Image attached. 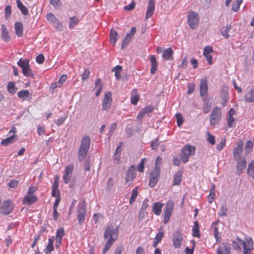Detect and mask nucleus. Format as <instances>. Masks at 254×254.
Returning a JSON list of instances; mask_svg holds the SVG:
<instances>
[{
	"mask_svg": "<svg viewBox=\"0 0 254 254\" xmlns=\"http://www.w3.org/2000/svg\"><path fill=\"white\" fill-rule=\"evenodd\" d=\"M91 140L88 136L82 137L78 153V159L79 161H83L86 157L90 148Z\"/></svg>",
	"mask_w": 254,
	"mask_h": 254,
	"instance_id": "1",
	"label": "nucleus"
},
{
	"mask_svg": "<svg viewBox=\"0 0 254 254\" xmlns=\"http://www.w3.org/2000/svg\"><path fill=\"white\" fill-rule=\"evenodd\" d=\"M119 233V226L114 227L112 224L109 225L106 228L104 237L105 239L114 241L118 238Z\"/></svg>",
	"mask_w": 254,
	"mask_h": 254,
	"instance_id": "2",
	"label": "nucleus"
},
{
	"mask_svg": "<svg viewBox=\"0 0 254 254\" xmlns=\"http://www.w3.org/2000/svg\"><path fill=\"white\" fill-rule=\"evenodd\" d=\"M29 60L20 59L17 62V64L22 68L23 74L27 77H34V74L29 66Z\"/></svg>",
	"mask_w": 254,
	"mask_h": 254,
	"instance_id": "3",
	"label": "nucleus"
},
{
	"mask_svg": "<svg viewBox=\"0 0 254 254\" xmlns=\"http://www.w3.org/2000/svg\"><path fill=\"white\" fill-rule=\"evenodd\" d=\"M237 241L243 247L244 254H252V250H253V241L252 238L247 239L245 241H243L240 238H237Z\"/></svg>",
	"mask_w": 254,
	"mask_h": 254,
	"instance_id": "4",
	"label": "nucleus"
},
{
	"mask_svg": "<svg viewBox=\"0 0 254 254\" xmlns=\"http://www.w3.org/2000/svg\"><path fill=\"white\" fill-rule=\"evenodd\" d=\"M76 213L78 223L79 224L82 225L85 222V217L86 215L85 200L79 203Z\"/></svg>",
	"mask_w": 254,
	"mask_h": 254,
	"instance_id": "5",
	"label": "nucleus"
},
{
	"mask_svg": "<svg viewBox=\"0 0 254 254\" xmlns=\"http://www.w3.org/2000/svg\"><path fill=\"white\" fill-rule=\"evenodd\" d=\"M181 159L183 162L186 164L189 160L190 156L195 152V148L190 145H186L182 149Z\"/></svg>",
	"mask_w": 254,
	"mask_h": 254,
	"instance_id": "6",
	"label": "nucleus"
},
{
	"mask_svg": "<svg viewBox=\"0 0 254 254\" xmlns=\"http://www.w3.org/2000/svg\"><path fill=\"white\" fill-rule=\"evenodd\" d=\"M221 118V109L216 106L212 110L210 117V122L211 125L214 126L218 123Z\"/></svg>",
	"mask_w": 254,
	"mask_h": 254,
	"instance_id": "7",
	"label": "nucleus"
},
{
	"mask_svg": "<svg viewBox=\"0 0 254 254\" xmlns=\"http://www.w3.org/2000/svg\"><path fill=\"white\" fill-rule=\"evenodd\" d=\"M160 173V167L159 166H155L149 179V186L150 187H154L157 184L159 180Z\"/></svg>",
	"mask_w": 254,
	"mask_h": 254,
	"instance_id": "8",
	"label": "nucleus"
},
{
	"mask_svg": "<svg viewBox=\"0 0 254 254\" xmlns=\"http://www.w3.org/2000/svg\"><path fill=\"white\" fill-rule=\"evenodd\" d=\"M199 17L198 14L194 12H190L189 13L188 17V22L190 27L193 29H195L198 24Z\"/></svg>",
	"mask_w": 254,
	"mask_h": 254,
	"instance_id": "9",
	"label": "nucleus"
},
{
	"mask_svg": "<svg viewBox=\"0 0 254 254\" xmlns=\"http://www.w3.org/2000/svg\"><path fill=\"white\" fill-rule=\"evenodd\" d=\"M13 208V203L10 200H6L3 201L2 206L0 208L1 213L8 215L10 213Z\"/></svg>",
	"mask_w": 254,
	"mask_h": 254,
	"instance_id": "10",
	"label": "nucleus"
},
{
	"mask_svg": "<svg viewBox=\"0 0 254 254\" xmlns=\"http://www.w3.org/2000/svg\"><path fill=\"white\" fill-rule=\"evenodd\" d=\"M243 141L240 140L238 142L236 147H235L233 150V157L234 160H238L244 158L242 156V154L243 151Z\"/></svg>",
	"mask_w": 254,
	"mask_h": 254,
	"instance_id": "11",
	"label": "nucleus"
},
{
	"mask_svg": "<svg viewBox=\"0 0 254 254\" xmlns=\"http://www.w3.org/2000/svg\"><path fill=\"white\" fill-rule=\"evenodd\" d=\"M174 207V203L172 201H168L166 205L164 217V223L166 224L169 221Z\"/></svg>",
	"mask_w": 254,
	"mask_h": 254,
	"instance_id": "12",
	"label": "nucleus"
},
{
	"mask_svg": "<svg viewBox=\"0 0 254 254\" xmlns=\"http://www.w3.org/2000/svg\"><path fill=\"white\" fill-rule=\"evenodd\" d=\"M183 241V237L182 232L177 230L173 234V246L175 248L180 247Z\"/></svg>",
	"mask_w": 254,
	"mask_h": 254,
	"instance_id": "13",
	"label": "nucleus"
},
{
	"mask_svg": "<svg viewBox=\"0 0 254 254\" xmlns=\"http://www.w3.org/2000/svg\"><path fill=\"white\" fill-rule=\"evenodd\" d=\"M235 160L237 162L236 173L238 175H240L242 173L243 170L246 167L247 161L245 158Z\"/></svg>",
	"mask_w": 254,
	"mask_h": 254,
	"instance_id": "14",
	"label": "nucleus"
},
{
	"mask_svg": "<svg viewBox=\"0 0 254 254\" xmlns=\"http://www.w3.org/2000/svg\"><path fill=\"white\" fill-rule=\"evenodd\" d=\"M136 29L135 27H132L131 28L130 30V33H127L124 38V40L123 41L121 49H124L125 48H126L127 45H128V43L130 42L131 39H132V37L133 36L134 34L136 32Z\"/></svg>",
	"mask_w": 254,
	"mask_h": 254,
	"instance_id": "15",
	"label": "nucleus"
},
{
	"mask_svg": "<svg viewBox=\"0 0 254 254\" xmlns=\"http://www.w3.org/2000/svg\"><path fill=\"white\" fill-rule=\"evenodd\" d=\"M208 85L207 80L206 78H202L200 83L199 91L200 94L202 98L206 97L207 93Z\"/></svg>",
	"mask_w": 254,
	"mask_h": 254,
	"instance_id": "16",
	"label": "nucleus"
},
{
	"mask_svg": "<svg viewBox=\"0 0 254 254\" xmlns=\"http://www.w3.org/2000/svg\"><path fill=\"white\" fill-rule=\"evenodd\" d=\"M135 167L134 165H131L128 169L126 178V182L128 183L132 182L136 177V174L135 173Z\"/></svg>",
	"mask_w": 254,
	"mask_h": 254,
	"instance_id": "17",
	"label": "nucleus"
},
{
	"mask_svg": "<svg viewBox=\"0 0 254 254\" xmlns=\"http://www.w3.org/2000/svg\"><path fill=\"white\" fill-rule=\"evenodd\" d=\"M155 10V0H149L145 19L147 20L153 14Z\"/></svg>",
	"mask_w": 254,
	"mask_h": 254,
	"instance_id": "18",
	"label": "nucleus"
},
{
	"mask_svg": "<svg viewBox=\"0 0 254 254\" xmlns=\"http://www.w3.org/2000/svg\"><path fill=\"white\" fill-rule=\"evenodd\" d=\"M112 102V94L111 92H108L105 95L104 99L102 104L103 110H107L110 107Z\"/></svg>",
	"mask_w": 254,
	"mask_h": 254,
	"instance_id": "19",
	"label": "nucleus"
},
{
	"mask_svg": "<svg viewBox=\"0 0 254 254\" xmlns=\"http://www.w3.org/2000/svg\"><path fill=\"white\" fill-rule=\"evenodd\" d=\"M38 197L35 195H26L23 200L22 203L26 205H31L37 202Z\"/></svg>",
	"mask_w": 254,
	"mask_h": 254,
	"instance_id": "20",
	"label": "nucleus"
},
{
	"mask_svg": "<svg viewBox=\"0 0 254 254\" xmlns=\"http://www.w3.org/2000/svg\"><path fill=\"white\" fill-rule=\"evenodd\" d=\"M163 205L164 204L160 202H154L152 206V210L154 213L156 215H160Z\"/></svg>",
	"mask_w": 254,
	"mask_h": 254,
	"instance_id": "21",
	"label": "nucleus"
},
{
	"mask_svg": "<svg viewBox=\"0 0 254 254\" xmlns=\"http://www.w3.org/2000/svg\"><path fill=\"white\" fill-rule=\"evenodd\" d=\"M17 140V137L15 135H11L6 138L2 139L1 141V144L6 146L10 144L16 142Z\"/></svg>",
	"mask_w": 254,
	"mask_h": 254,
	"instance_id": "22",
	"label": "nucleus"
},
{
	"mask_svg": "<svg viewBox=\"0 0 254 254\" xmlns=\"http://www.w3.org/2000/svg\"><path fill=\"white\" fill-rule=\"evenodd\" d=\"M150 61L151 64V67L150 69V73L154 74L156 71L158 67V63L155 56L151 55L150 57Z\"/></svg>",
	"mask_w": 254,
	"mask_h": 254,
	"instance_id": "23",
	"label": "nucleus"
},
{
	"mask_svg": "<svg viewBox=\"0 0 254 254\" xmlns=\"http://www.w3.org/2000/svg\"><path fill=\"white\" fill-rule=\"evenodd\" d=\"M182 176L183 172L181 171H179L175 173L173 177L174 186H177L180 184L182 181Z\"/></svg>",
	"mask_w": 254,
	"mask_h": 254,
	"instance_id": "24",
	"label": "nucleus"
},
{
	"mask_svg": "<svg viewBox=\"0 0 254 254\" xmlns=\"http://www.w3.org/2000/svg\"><path fill=\"white\" fill-rule=\"evenodd\" d=\"M173 51L171 48H168L163 51L162 58L165 60H171L173 58Z\"/></svg>",
	"mask_w": 254,
	"mask_h": 254,
	"instance_id": "25",
	"label": "nucleus"
},
{
	"mask_svg": "<svg viewBox=\"0 0 254 254\" xmlns=\"http://www.w3.org/2000/svg\"><path fill=\"white\" fill-rule=\"evenodd\" d=\"M1 38L5 42H8L10 40V37L8 35V32L5 25H1Z\"/></svg>",
	"mask_w": 254,
	"mask_h": 254,
	"instance_id": "26",
	"label": "nucleus"
},
{
	"mask_svg": "<svg viewBox=\"0 0 254 254\" xmlns=\"http://www.w3.org/2000/svg\"><path fill=\"white\" fill-rule=\"evenodd\" d=\"M15 33L18 37H21L23 34V25L21 22H17L14 25Z\"/></svg>",
	"mask_w": 254,
	"mask_h": 254,
	"instance_id": "27",
	"label": "nucleus"
},
{
	"mask_svg": "<svg viewBox=\"0 0 254 254\" xmlns=\"http://www.w3.org/2000/svg\"><path fill=\"white\" fill-rule=\"evenodd\" d=\"M54 241V237L50 238L48 240V244L45 249L46 254H51V252L54 250L53 242Z\"/></svg>",
	"mask_w": 254,
	"mask_h": 254,
	"instance_id": "28",
	"label": "nucleus"
},
{
	"mask_svg": "<svg viewBox=\"0 0 254 254\" xmlns=\"http://www.w3.org/2000/svg\"><path fill=\"white\" fill-rule=\"evenodd\" d=\"M16 3L18 8L21 10L22 13L24 15L28 14V10L24 6L20 0H16Z\"/></svg>",
	"mask_w": 254,
	"mask_h": 254,
	"instance_id": "29",
	"label": "nucleus"
},
{
	"mask_svg": "<svg viewBox=\"0 0 254 254\" xmlns=\"http://www.w3.org/2000/svg\"><path fill=\"white\" fill-rule=\"evenodd\" d=\"M245 100L248 102H254V90L251 89L245 96Z\"/></svg>",
	"mask_w": 254,
	"mask_h": 254,
	"instance_id": "30",
	"label": "nucleus"
},
{
	"mask_svg": "<svg viewBox=\"0 0 254 254\" xmlns=\"http://www.w3.org/2000/svg\"><path fill=\"white\" fill-rule=\"evenodd\" d=\"M122 66L119 65L116 66L112 69V71L115 72V76L118 80L121 77V72H122Z\"/></svg>",
	"mask_w": 254,
	"mask_h": 254,
	"instance_id": "31",
	"label": "nucleus"
},
{
	"mask_svg": "<svg viewBox=\"0 0 254 254\" xmlns=\"http://www.w3.org/2000/svg\"><path fill=\"white\" fill-rule=\"evenodd\" d=\"M110 36V41L111 42L113 43L114 45L115 44L117 40L120 37L117 32L114 30H111Z\"/></svg>",
	"mask_w": 254,
	"mask_h": 254,
	"instance_id": "32",
	"label": "nucleus"
},
{
	"mask_svg": "<svg viewBox=\"0 0 254 254\" xmlns=\"http://www.w3.org/2000/svg\"><path fill=\"white\" fill-rule=\"evenodd\" d=\"M231 25L228 24H227L225 27H223L221 28V33L224 38H228L229 37L228 32L231 30Z\"/></svg>",
	"mask_w": 254,
	"mask_h": 254,
	"instance_id": "33",
	"label": "nucleus"
},
{
	"mask_svg": "<svg viewBox=\"0 0 254 254\" xmlns=\"http://www.w3.org/2000/svg\"><path fill=\"white\" fill-rule=\"evenodd\" d=\"M194 227L192 229V236L199 238L200 237L199 231V225L198 222L196 221L194 222Z\"/></svg>",
	"mask_w": 254,
	"mask_h": 254,
	"instance_id": "34",
	"label": "nucleus"
},
{
	"mask_svg": "<svg viewBox=\"0 0 254 254\" xmlns=\"http://www.w3.org/2000/svg\"><path fill=\"white\" fill-rule=\"evenodd\" d=\"M7 91L10 94H14L17 91V88L15 87V83L14 82H10L8 83Z\"/></svg>",
	"mask_w": 254,
	"mask_h": 254,
	"instance_id": "35",
	"label": "nucleus"
},
{
	"mask_svg": "<svg viewBox=\"0 0 254 254\" xmlns=\"http://www.w3.org/2000/svg\"><path fill=\"white\" fill-rule=\"evenodd\" d=\"M138 187H136L132 190L131 192V195L129 200L130 204L132 203L135 201L136 198L138 195Z\"/></svg>",
	"mask_w": 254,
	"mask_h": 254,
	"instance_id": "36",
	"label": "nucleus"
},
{
	"mask_svg": "<svg viewBox=\"0 0 254 254\" xmlns=\"http://www.w3.org/2000/svg\"><path fill=\"white\" fill-rule=\"evenodd\" d=\"M247 173L249 176L254 178V161H252L249 165Z\"/></svg>",
	"mask_w": 254,
	"mask_h": 254,
	"instance_id": "37",
	"label": "nucleus"
},
{
	"mask_svg": "<svg viewBox=\"0 0 254 254\" xmlns=\"http://www.w3.org/2000/svg\"><path fill=\"white\" fill-rule=\"evenodd\" d=\"M52 195L55 197L60 196V190L57 184H53L52 186Z\"/></svg>",
	"mask_w": 254,
	"mask_h": 254,
	"instance_id": "38",
	"label": "nucleus"
},
{
	"mask_svg": "<svg viewBox=\"0 0 254 254\" xmlns=\"http://www.w3.org/2000/svg\"><path fill=\"white\" fill-rule=\"evenodd\" d=\"M164 236V231H163V227L161 226L159 229L158 232L156 237L155 238V240H157L158 241L160 242Z\"/></svg>",
	"mask_w": 254,
	"mask_h": 254,
	"instance_id": "39",
	"label": "nucleus"
},
{
	"mask_svg": "<svg viewBox=\"0 0 254 254\" xmlns=\"http://www.w3.org/2000/svg\"><path fill=\"white\" fill-rule=\"evenodd\" d=\"M78 22V19L75 16L71 17L69 20V28L72 29Z\"/></svg>",
	"mask_w": 254,
	"mask_h": 254,
	"instance_id": "40",
	"label": "nucleus"
},
{
	"mask_svg": "<svg viewBox=\"0 0 254 254\" xmlns=\"http://www.w3.org/2000/svg\"><path fill=\"white\" fill-rule=\"evenodd\" d=\"M253 143L251 140H248L245 145V153L246 154L249 153L252 150Z\"/></svg>",
	"mask_w": 254,
	"mask_h": 254,
	"instance_id": "41",
	"label": "nucleus"
},
{
	"mask_svg": "<svg viewBox=\"0 0 254 254\" xmlns=\"http://www.w3.org/2000/svg\"><path fill=\"white\" fill-rule=\"evenodd\" d=\"M243 0H237L232 6V10L235 12H237L239 10L240 4Z\"/></svg>",
	"mask_w": 254,
	"mask_h": 254,
	"instance_id": "42",
	"label": "nucleus"
},
{
	"mask_svg": "<svg viewBox=\"0 0 254 254\" xmlns=\"http://www.w3.org/2000/svg\"><path fill=\"white\" fill-rule=\"evenodd\" d=\"M228 209L226 204H223L221 206L220 210L219 212V215L220 216H226L227 214Z\"/></svg>",
	"mask_w": 254,
	"mask_h": 254,
	"instance_id": "43",
	"label": "nucleus"
},
{
	"mask_svg": "<svg viewBox=\"0 0 254 254\" xmlns=\"http://www.w3.org/2000/svg\"><path fill=\"white\" fill-rule=\"evenodd\" d=\"M29 94V91L27 90H21L18 92L17 96L21 98H25L28 96Z\"/></svg>",
	"mask_w": 254,
	"mask_h": 254,
	"instance_id": "44",
	"label": "nucleus"
},
{
	"mask_svg": "<svg viewBox=\"0 0 254 254\" xmlns=\"http://www.w3.org/2000/svg\"><path fill=\"white\" fill-rule=\"evenodd\" d=\"M113 243L114 242H112L111 240H108L106 242L103 251V253L104 254H105L110 249Z\"/></svg>",
	"mask_w": 254,
	"mask_h": 254,
	"instance_id": "45",
	"label": "nucleus"
},
{
	"mask_svg": "<svg viewBox=\"0 0 254 254\" xmlns=\"http://www.w3.org/2000/svg\"><path fill=\"white\" fill-rule=\"evenodd\" d=\"M48 21L52 24L57 19L56 16L52 13H49L47 14Z\"/></svg>",
	"mask_w": 254,
	"mask_h": 254,
	"instance_id": "46",
	"label": "nucleus"
},
{
	"mask_svg": "<svg viewBox=\"0 0 254 254\" xmlns=\"http://www.w3.org/2000/svg\"><path fill=\"white\" fill-rule=\"evenodd\" d=\"M175 117L177 121V125L178 127H180L183 123L184 120L182 117L181 114L177 113L176 114Z\"/></svg>",
	"mask_w": 254,
	"mask_h": 254,
	"instance_id": "47",
	"label": "nucleus"
},
{
	"mask_svg": "<svg viewBox=\"0 0 254 254\" xmlns=\"http://www.w3.org/2000/svg\"><path fill=\"white\" fill-rule=\"evenodd\" d=\"M51 4L55 8H59L62 4L60 0H50Z\"/></svg>",
	"mask_w": 254,
	"mask_h": 254,
	"instance_id": "48",
	"label": "nucleus"
},
{
	"mask_svg": "<svg viewBox=\"0 0 254 254\" xmlns=\"http://www.w3.org/2000/svg\"><path fill=\"white\" fill-rule=\"evenodd\" d=\"M64 235V230L63 228H61L57 230L56 233V238L62 239Z\"/></svg>",
	"mask_w": 254,
	"mask_h": 254,
	"instance_id": "49",
	"label": "nucleus"
},
{
	"mask_svg": "<svg viewBox=\"0 0 254 254\" xmlns=\"http://www.w3.org/2000/svg\"><path fill=\"white\" fill-rule=\"evenodd\" d=\"M146 161L145 158L142 159L140 162L137 166V170L140 172H143L144 171V161Z\"/></svg>",
	"mask_w": 254,
	"mask_h": 254,
	"instance_id": "50",
	"label": "nucleus"
},
{
	"mask_svg": "<svg viewBox=\"0 0 254 254\" xmlns=\"http://www.w3.org/2000/svg\"><path fill=\"white\" fill-rule=\"evenodd\" d=\"M52 25L53 26L57 29L58 30L61 31L63 30V25L62 23L58 20V19H57L56 21H55Z\"/></svg>",
	"mask_w": 254,
	"mask_h": 254,
	"instance_id": "51",
	"label": "nucleus"
},
{
	"mask_svg": "<svg viewBox=\"0 0 254 254\" xmlns=\"http://www.w3.org/2000/svg\"><path fill=\"white\" fill-rule=\"evenodd\" d=\"M90 71L88 68H85L81 75V78L83 80H86L89 77Z\"/></svg>",
	"mask_w": 254,
	"mask_h": 254,
	"instance_id": "52",
	"label": "nucleus"
},
{
	"mask_svg": "<svg viewBox=\"0 0 254 254\" xmlns=\"http://www.w3.org/2000/svg\"><path fill=\"white\" fill-rule=\"evenodd\" d=\"M207 141L210 142L211 144L214 145L215 143V139L214 136L211 135L209 132H207Z\"/></svg>",
	"mask_w": 254,
	"mask_h": 254,
	"instance_id": "53",
	"label": "nucleus"
},
{
	"mask_svg": "<svg viewBox=\"0 0 254 254\" xmlns=\"http://www.w3.org/2000/svg\"><path fill=\"white\" fill-rule=\"evenodd\" d=\"M158 145L159 143L158 138L152 140L151 146L153 150H156L158 148Z\"/></svg>",
	"mask_w": 254,
	"mask_h": 254,
	"instance_id": "54",
	"label": "nucleus"
},
{
	"mask_svg": "<svg viewBox=\"0 0 254 254\" xmlns=\"http://www.w3.org/2000/svg\"><path fill=\"white\" fill-rule=\"evenodd\" d=\"M44 56L42 54L38 55L36 58V62L39 64H43L44 61Z\"/></svg>",
	"mask_w": 254,
	"mask_h": 254,
	"instance_id": "55",
	"label": "nucleus"
},
{
	"mask_svg": "<svg viewBox=\"0 0 254 254\" xmlns=\"http://www.w3.org/2000/svg\"><path fill=\"white\" fill-rule=\"evenodd\" d=\"M234 121L235 120L233 117L228 116L227 118L228 126L229 127H233L234 126Z\"/></svg>",
	"mask_w": 254,
	"mask_h": 254,
	"instance_id": "56",
	"label": "nucleus"
},
{
	"mask_svg": "<svg viewBox=\"0 0 254 254\" xmlns=\"http://www.w3.org/2000/svg\"><path fill=\"white\" fill-rule=\"evenodd\" d=\"M73 170V166L72 165H69L65 167V174L70 175L71 174Z\"/></svg>",
	"mask_w": 254,
	"mask_h": 254,
	"instance_id": "57",
	"label": "nucleus"
},
{
	"mask_svg": "<svg viewBox=\"0 0 254 254\" xmlns=\"http://www.w3.org/2000/svg\"><path fill=\"white\" fill-rule=\"evenodd\" d=\"M123 246L120 245L116 248L114 254H121L124 251Z\"/></svg>",
	"mask_w": 254,
	"mask_h": 254,
	"instance_id": "58",
	"label": "nucleus"
},
{
	"mask_svg": "<svg viewBox=\"0 0 254 254\" xmlns=\"http://www.w3.org/2000/svg\"><path fill=\"white\" fill-rule=\"evenodd\" d=\"M213 51V48L210 46H206L204 49L203 55L210 54Z\"/></svg>",
	"mask_w": 254,
	"mask_h": 254,
	"instance_id": "59",
	"label": "nucleus"
},
{
	"mask_svg": "<svg viewBox=\"0 0 254 254\" xmlns=\"http://www.w3.org/2000/svg\"><path fill=\"white\" fill-rule=\"evenodd\" d=\"M66 119V117H62L57 120H55V123L58 126H60L63 124Z\"/></svg>",
	"mask_w": 254,
	"mask_h": 254,
	"instance_id": "60",
	"label": "nucleus"
},
{
	"mask_svg": "<svg viewBox=\"0 0 254 254\" xmlns=\"http://www.w3.org/2000/svg\"><path fill=\"white\" fill-rule=\"evenodd\" d=\"M215 196V193L213 192V191H210L209 194L208 196V200L209 203H212Z\"/></svg>",
	"mask_w": 254,
	"mask_h": 254,
	"instance_id": "61",
	"label": "nucleus"
},
{
	"mask_svg": "<svg viewBox=\"0 0 254 254\" xmlns=\"http://www.w3.org/2000/svg\"><path fill=\"white\" fill-rule=\"evenodd\" d=\"M117 124L116 123H114L112 124L110 126V130H109V135L110 136L113 134V132L114 131V130L116 129V128L117 127Z\"/></svg>",
	"mask_w": 254,
	"mask_h": 254,
	"instance_id": "62",
	"label": "nucleus"
},
{
	"mask_svg": "<svg viewBox=\"0 0 254 254\" xmlns=\"http://www.w3.org/2000/svg\"><path fill=\"white\" fill-rule=\"evenodd\" d=\"M135 3L134 1H132L131 3L125 6L124 9L126 10H131L135 7Z\"/></svg>",
	"mask_w": 254,
	"mask_h": 254,
	"instance_id": "63",
	"label": "nucleus"
},
{
	"mask_svg": "<svg viewBox=\"0 0 254 254\" xmlns=\"http://www.w3.org/2000/svg\"><path fill=\"white\" fill-rule=\"evenodd\" d=\"M154 110V107L151 105L145 107L143 109V110L145 112V114L151 113Z\"/></svg>",
	"mask_w": 254,
	"mask_h": 254,
	"instance_id": "64",
	"label": "nucleus"
}]
</instances>
